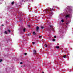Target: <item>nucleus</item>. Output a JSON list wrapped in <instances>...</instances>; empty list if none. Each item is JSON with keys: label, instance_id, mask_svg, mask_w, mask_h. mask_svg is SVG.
Returning <instances> with one entry per match:
<instances>
[{"label": "nucleus", "instance_id": "nucleus-8", "mask_svg": "<svg viewBox=\"0 0 73 73\" xmlns=\"http://www.w3.org/2000/svg\"><path fill=\"white\" fill-rule=\"evenodd\" d=\"M4 33H5V34H6V35H7V34H8V33H7V31H5L4 32Z\"/></svg>", "mask_w": 73, "mask_h": 73}, {"label": "nucleus", "instance_id": "nucleus-10", "mask_svg": "<svg viewBox=\"0 0 73 73\" xmlns=\"http://www.w3.org/2000/svg\"><path fill=\"white\" fill-rule=\"evenodd\" d=\"M7 31L9 33H10L11 32V30H8Z\"/></svg>", "mask_w": 73, "mask_h": 73}, {"label": "nucleus", "instance_id": "nucleus-17", "mask_svg": "<svg viewBox=\"0 0 73 73\" xmlns=\"http://www.w3.org/2000/svg\"><path fill=\"white\" fill-rule=\"evenodd\" d=\"M2 61H3V60L1 59H0V62H1Z\"/></svg>", "mask_w": 73, "mask_h": 73}, {"label": "nucleus", "instance_id": "nucleus-9", "mask_svg": "<svg viewBox=\"0 0 73 73\" xmlns=\"http://www.w3.org/2000/svg\"><path fill=\"white\" fill-rule=\"evenodd\" d=\"M14 3H15V2H14V1H13L11 3V4H12V5H13Z\"/></svg>", "mask_w": 73, "mask_h": 73}, {"label": "nucleus", "instance_id": "nucleus-22", "mask_svg": "<svg viewBox=\"0 0 73 73\" xmlns=\"http://www.w3.org/2000/svg\"><path fill=\"white\" fill-rule=\"evenodd\" d=\"M54 38H56V36H54Z\"/></svg>", "mask_w": 73, "mask_h": 73}, {"label": "nucleus", "instance_id": "nucleus-12", "mask_svg": "<svg viewBox=\"0 0 73 73\" xmlns=\"http://www.w3.org/2000/svg\"><path fill=\"white\" fill-rule=\"evenodd\" d=\"M33 34L34 35H36V34L35 33V31H34L33 32Z\"/></svg>", "mask_w": 73, "mask_h": 73}, {"label": "nucleus", "instance_id": "nucleus-5", "mask_svg": "<svg viewBox=\"0 0 73 73\" xmlns=\"http://www.w3.org/2000/svg\"><path fill=\"white\" fill-rule=\"evenodd\" d=\"M70 16H69V15H66V16H65V17H66V18H67V17H69Z\"/></svg>", "mask_w": 73, "mask_h": 73}, {"label": "nucleus", "instance_id": "nucleus-6", "mask_svg": "<svg viewBox=\"0 0 73 73\" xmlns=\"http://www.w3.org/2000/svg\"><path fill=\"white\" fill-rule=\"evenodd\" d=\"M26 29H25V28H24L23 29V31L24 32H25V30Z\"/></svg>", "mask_w": 73, "mask_h": 73}, {"label": "nucleus", "instance_id": "nucleus-20", "mask_svg": "<svg viewBox=\"0 0 73 73\" xmlns=\"http://www.w3.org/2000/svg\"><path fill=\"white\" fill-rule=\"evenodd\" d=\"M42 37V36H40L39 37V38H41Z\"/></svg>", "mask_w": 73, "mask_h": 73}, {"label": "nucleus", "instance_id": "nucleus-7", "mask_svg": "<svg viewBox=\"0 0 73 73\" xmlns=\"http://www.w3.org/2000/svg\"><path fill=\"white\" fill-rule=\"evenodd\" d=\"M49 11V9H46L45 11L46 12V11H48H48Z\"/></svg>", "mask_w": 73, "mask_h": 73}, {"label": "nucleus", "instance_id": "nucleus-16", "mask_svg": "<svg viewBox=\"0 0 73 73\" xmlns=\"http://www.w3.org/2000/svg\"><path fill=\"white\" fill-rule=\"evenodd\" d=\"M63 57L64 58H66V55H64L63 56Z\"/></svg>", "mask_w": 73, "mask_h": 73}, {"label": "nucleus", "instance_id": "nucleus-13", "mask_svg": "<svg viewBox=\"0 0 73 73\" xmlns=\"http://www.w3.org/2000/svg\"><path fill=\"white\" fill-rule=\"evenodd\" d=\"M44 46H45V47H47V46H48V45L46 44H45Z\"/></svg>", "mask_w": 73, "mask_h": 73}, {"label": "nucleus", "instance_id": "nucleus-11", "mask_svg": "<svg viewBox=\"0 0 73 73\" xmlns=\"http://www.w3.org/2000/svg\"><path fill=\"white\" fill-rule=\"evenodd\" d=\"M56 48L57 49H59V48H60V47H59V46H56Z\"/></svg>", "mask_w": 73, "mask_h": 73}, {"label": "nucleus", "instance_id": "nucleus-29", "mask_svg": "<svg viewBox=\"0 0 73 73\" xmlns=\"http://www.w3.org/2000/svg\"><path fill=\"white\" fill-rule=\"evenodd\" d=\"M21 67H23V66H21Z\"/></svg>", "mask_w": 73, "mask_h": 73}, {"label": "nucleus", "instance_id": "nucleus-4", "mask_svg": "<svg viewBox=\"0 0 73 73\" xmlns=\"http://www.w3.org/2000/svg\"><path fill=\"white\" fill-rule=\"evenodd\" d=\"M33 53H34V54H36V53H37L36 52V51L35 50H33Z\"/></svg>", "mask_w": 73, "mask_h": 73}, {"label": "nucleus", "instance_id": "nucleus-27", "mask_svg": "<svg viewBox=\"0 0 73 73\" xmlns=\"http://www.w3.org/2000/svg\"><path fill=\"white\" fill-rule=\"evenodd\" d=\"M2 26H4V25H2Z\"/></svg>", "mask_w": 73, "mask_h": 73}, {"label": "nucleus", "instance_id": "nucleus-28", "mask_svg": "<svg viewBox=\"0 0 73 73\" xmlns=\"http://www.w3.org/2000/svg\"><path fill=\"white\" fill-rule=\"evenodd\" d=\"M42 73H44V72H42Z\"/></svg>", "mask_w": 73, "mask_h": 73}, {"label": "nucleus", "instance_id": "nucleus-25", "mask_svg": "<svg viewBox=\"0 0 73 73\" xmlns=\"http://www.w3.org/2000/svg\"><path fill=\"white\" fill-rule=\"evenodd\" d=\"M29 1H33V0H29Z\"/></svg>", "mask_w": 73, "mask_h": 73}, {"label": "nucleus", "instance_id": "nucleus-19", "mask_svg": "<svg viewBox=\"0 0 73 73\" xmlns=\"http://www.w3.org/2000/svg\"><path fill=\"white\" fill-rule=\"evenodd\" d=\"M33 44L34 45V44H35V42H32Z\"/></svg>", "mask_w": 73, "mask_h": 73}, {"label": "nucleus", "instance_id": "nucleus-21", "mask_svg": "<svg viewBox=\"0 0 73 73\" xmlns=\"http://www.w3.org/2000/svg\"><path fill=\"white\" fill-rule=\"evenodd\" d=\"M20 64H23V62H21L20 63Z\"/></svg>", "mask_w": 73, "mask_h": 73}, {"label": "nucleus", "instance_id": "nucleus-18", "mask_svg": "<svg viewBox=\"0 0 73 73\" xmlns=\"http://www.w3.org/2000/svg\"><path fill=\"white\" fill-rule=\"evenodd\" d=\"M27 53H25V56H26L27 55Z\"/></svg>", "mask_w": 73, "mask_h": 73}, {"label": "nucleus", "instance_id": "nucleus-2", "mask_svg": "<svg viewBox=\"0 0 73 73\" xmlns=\"http://www.w3.org/2000/svg\"><path fill=\"white\" fill-rule=\"evenodd\" d=\"M39 29V27L38 26L36 27V31L37 32H38V30Z\"/></svg>", "mask_w": 73, "mask_h": 73}, {"label": "nucleus", "instance_id": "nucleus-24", "mask_svg": "<svg viewBox=\"0 0 73 73\" xmlns=\"http://www.w3.org/2000/svg\"><path fill=\"white\" fill-rule=\"evenodd\" d=\"M28 26L29 27H31V26H30V25H28Z\"/></svg>", "mask_w": 73, "mask_h": 73}, {"label": "nucleus", "instance_id": "nucleus-15", "mask_svg": "<svg viewBox=\"0 0 73 73\" xmlns=\"http://www.w3.org/2000/svg\"><path fill=\"white\" fill-rule=\"evenodd\" d=\"M41 29H44V27H42V26L41 27Z\"/></svg>", "mask_w": 73, "mask_h": 73}, {"label": "nucleus", "instance_id": "nucleus-23", "mask_svg": "<svg viewBox=\"0 0 73 73\" xmlns=\"http://www.w3.org/2000/svg\"><path fill=\"white\" fill-rule=\"evenodd\" d=\"M52 40L54 41H55V39H54Z\"/></svg>", "mask_w": 73, "mask_h": 73}, {"label": "nucleus", "instance_id": "nucleus-14", "mask_svg": "<svg viewBox=\"0 0 73 73\" xmlns=\"http://www.w3.org/2000/svg\"><path fill=\"white\" fill-rule=\"evenodd\" d=\"M61 21H62V23H64V20L63 19H62Z\"/></svg>", "mask_w": 73, "mask_h": 73}, {"label": "nucleus", "instance_id": "nucleus-26", "mask_svg": "<svg viewBox=\"0 0 73 73\" xmlns=\"http://www.w3.org/2000/svg\"><path fill=\"white\" fill-rule=\"evenodd\" d=\"M68 24V22H67L66 23V24Z\"/></svg>", "mask_w": 73, "mask_h": 73}, {"label": "nucleus", "instance_id": "nucleus-3", "mask_svg": "<svg viewBox=\"0 0 73 73\" xmlns=\"http://www.w3.org/2000/svg\"><path fill=\"white\" fill-rule=\"evenodd\" d=\"M50 29H52L53 31H54V29L53 28V26H52L50 25Z\"/></svg>", "mask_w": 73, "mask_h": 73}, {"label": "nucleus", "instance_id": "nucleus-1", "mask_svg": "<svg viewBox=\"0 0 73 73\" xmlns=\"http://www.w3.org/2000/svg\"><path fill=\"white\" fill-rule=\"evenodd\" d=\"M53 10H54V9H53V8L50 9L49 13L50 14V15H53V12H52V11H53Z\"/></svg>", "mask_w": 73, "mask_h": 73}]
</instances>
